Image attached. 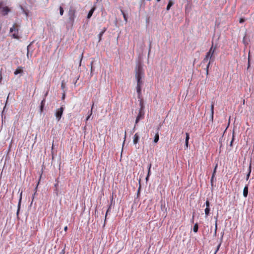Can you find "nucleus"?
<instances>
[{"mask_svg":"<svg viewBox=\"0 0 254 254\" xmlns=\"http://www.w3.org/2000/svg\"><path fill=\"white\" fill-rule=\"evenodd\" d=\"M16 24H14L12 27L10 28V33H14L12 34V37L14 38L18 39L19 38V36L18 35V29L17 28Z\"/></svg>","mask_w":254,"mask_h":254,"instance_id":"5","label":"nucleus"},{"mask_svg":"<svg viewBox=\"0 0 254 254\" xmlns=\"http://www.w3.org/2000/svg\"><path fill=\"white\" fill-rule=\"evenodd\" d=\"M94 61H92L90 63V66H91V76L93 75V72L94 71V69L93 67V64Z\"/></svg>","mask_w":254,"mask_h":254,"instance_id":"23","label":"nucleus"},{"mask_svg":"<svg viewBox=\"0 0 254 254\" xmlns=\"http://www.w3.org/2000/svg\"><path fill=\"white\" fill-rule=\"evenodd\" d=\"M210 112H211V114H210V120L211 121V122H213V116H214V104L213 103H212L211 105Z\"/></svg>","mask_w":254,"mask_h":254,"instance_id":"12","label":"nucleus"},{"mask_svg":"<svg viewBox=\"0 0 254 254\" xmlns=\"http://www.w3.org/2000/svg\"><path fill=\"white\" fill-rule=\"evenodd\" d=\"M44 108V106H42V105H40V112L41 114L43 112Z\"/></svg>","mask_w":254,"mask_h":254,"instance_id":"34","label":"nucleus"},{"mask_svg":"<svg viewBox=\"0 0 254 254\" xmlns=\"http://www.w3.org/2000/svg\"><path fill=\"white\" fill-rule=\"evenodd\" d=\"M148 178H149V177H148V175H147V176H146V177L145 178V180H146V182L148 181Z\"/></svg>","mask_w":254,"mask_h":254,"instance_id":"51","label":"nucleus"},{"mask_svg":"<svg viewBox=\"0 0 254 254\" xmlns=\"http://www.w3.org/2000/svg\"><path fill=\"white\" fill-rule=\"evenodd\" d=\"M174 4V1L172 0H169L168 5L166 7V10H169L171 7Z\"/></svg>","mask_w":254,"mask_h":254,"instance_id":"17","label":"nucleus"},{"mask_svg":"<svg viewBox=\"0 0 254 254\" xmlns=\"http://www.w3.org/2000/svg\"><path fill=\"white\" fill-rule=\"evenodd\" d=\"M245 19L243 18H241L239 20V22L241 23H242L243 22H244Z\"/></svg>","mask_w":254,"mask_h":254,"instance_id":"37","label":"nucleus"},{"mask_svg":"<svg viewBox=\"0 0 254 254\" xmlns=\"http://www.w3.org/2000/svg\"><path fill=\"white\" fill-rule=\"evenodd\" d=\"M126 132L125 131V139H126ZM125 140H124V141L123 144V146H124V145L125 144Z\"/></svg>","mask_w":254,"mask_h":254,"instance_id":"47","label":"nucleus"},{"mask_svg":"<svg viewBox=\"0 0 254 254\" xmlns=\"http://www.w3.org/2000/svg\"><path fill=\"white\" fill-rule=\"evenodd\" d=\"M151 49V42H150V44H149V51Z\"/></svg>","mask_w":254,"mask_h":254,"instance_id":"53","label":"nucleus"},{"mask_svg":"<svg viewBox=\"0 0 254 254\" xmlns=\"http://www.w3.org/2000/svg\"><path fill=\"white\" fill-rule=\"evenodd\" d=\"M161 127V125L160 124L158 126V127H157V128L156 130V132L155 135L154 137L153 141L154 143H157L159 140V131L160 130Z\"/></svg>","mask_w":254,"mask_h":254,"instance_id":"8","label":"nucleus"},{"mask_svg":"<svg viewBox=\"0 0 254 254\" xmlns=\"http://www.w3.org/2000/svg\"><path fill=\"white\" fill-rule=\"evenodd\" d=\"M59 9H60V15H63V14H64V9H63V7L61 6L60 7Z\"/></svg>","mask_w":254,"mask_h":254,"instance_id":"26","label":"nucleus"},{"mask_svg":"<svg viewBox=\"0 0 254 254\" xmlns=\"http://www.w3.org/2000/svg\"><path fill=\"white\" fill-rule=\"evenodd\" d=\"M122 12L123 14V16H124L125 20L127 22V17L126 15L124 13V12L123 11H122Z\"/></svg>","mask_w":254,"mask_h":254,"instance_id":"35","label":"nucleus"},{"mask_svg":"<svg viewBox=\"0 0 254 254\" xmlns=\"http://www.w3.org/2000/svg\"><path fill=\"white\" fill-rule=\"evenodd\" d=\"M5 108H6V107L5 106L3 108V111L2 112V115H1L2 118H3V113L5 111H6Z\"/></svg>","mask_w":254,"mask_h":254,"instance_id":"39","label":"nucleus"},{"mask_svg":"<svg viewBox=\"0 0 254 254\" xmlns=\"http://www.w3.org/2000/svg\"><path fill=\"white\" fill-rule=\"evenodd\" d=\"M186 137L185 141H189V139H190V135H189V133L187 132V133H186Z\"/></svg>","mask_w":254,"mask_h":254,"instance_id":"30","label":"nucleus"},{"mask_svg":"<svg viewBox=\"0 0 254 254\" xmlns=\"http://www.w3.org/2000/svg\"><path fill=\"white\" fill-rule=\"evenodd\" d=\"M217 218H216L215 224V230L214 233V235L216 236L217 234Z\"/></svg>","mask_w":254,"mask_h":254,"instance_id":"21","label":"nucleus"},{"mask_svg":"<svg viewBox=\"0 0 254 254\" xmlns=\"http://www.w3.org/2000/svg\"><path fill=\"white\" fill-rule=\"evenodd\" d=\"M217 164L215 165V168H214V169L213 170V172L212 173V175L213 176H215V174H216V169H217Z\"/></svg>","mask_w":254,"mask_h":254,"instance_id":"31","label":"nucleus"},{"mask_svg":"<svg viewBox=\"0 0 254 254\" xmlns=\"http://www.w3.org/2000/svg\"><path fill=\"white\" fill-rule=\"evenodd\" d=\"M48 92H47L45 93V95H44V98H46V96H47V95H48Z\"/></svg>","mask_w":254,"mask_h":254,"instance_id":"50","label":"nucleus"},{"mask_svg":"<svg viewBox=\"0 0 254 254\" xmlns=\"http://www.w3.org/2000/svg\"><path fill=\"white\" fill-rule=\"evenodd\" d=\"M144 111H139L138 114L135 120V125L138 123V122L144 118Z\"/></svg>","mask_w":254,"mask_h":254,"instance_id":"6","label":"nucleus"},{"mask_svg":"<svg viewBox=\"0 0 254 254\" xmlns=\"http://www.w3.org/2000/svg\"><path fill=\"white\" fill-rule=\"evenodd\" d=\"M106 31V28H104V29L102 31H104V33Z\"/></svg>","mask_w":254,"mask_h":254,"instance_id":"52","label":"nucleus"},{"mask_svg":"<svg viewBox=\"0 0 254 254\" xmlns=\"http://www.w3.org/2000/svg\"><path fill=\"white\" fill-rule=\"evenodd\" d=\"M248 190H249L248 185H246L244 187V190H243V196L245 197H247L248 196Z\"/></svg>","mask_w":254,"mask_h":254,"instance_id":"13","label":"nucleus"},{"mask_svg":"<svg viewBox=\"0 0 254 254\" xmlns=\"http://www.w3.org/2000/svg\"><path fill=\"white\" fill-rule=\"evenodd\" d=\"M64 230L65 231H66L67 230V226L64 227Z\"/></svg>","mask_w":254,"mask_h":254,"instance_id":"49","label":"nucleus"},{"mask_svg":"<svg viewBox=\"0 0 254 254\" xmlns=\"http://www.w3.org/2000/svg\"><path fill=\"white\" fill-rule=\"evenodd\" d=\"M206 208L205 209V217H207L210 213V202L208 199L205 202Z\"/></svg>","mask_w":254,"mask_h":254,"instance_id":"7","label":"nucleus"},{"mask_svg":"<svg viewBox=\"0 0 254 254\" xmlns=\"http://www.w3.org/2000/svg\"><path fill=\"white\" fill-rule=\"evenodd\" d=\"M82 57H83V54H82L81 55V60H80V62H81Z\"/></svg>","mask_w":254,"mask_h":254,"instance_id":"54","label":"nucleus"},{"mask_svg":"<svg viewBox=\"0 0 254 254\" xmlns=\"http://www.w3.org/2000/svg\"><path fill=\"white\" fill-rule=\"evenodd\" d=\"M23 72L22 67L21 66H19L14 72V74L15 75H17L18 74L21 73Z\"/></svg>","mask_w":254,"mask_h":254,"instance_id":"14","label":"nucleus"},{"mask_svg":"<svg viewBox=\"0 0 254 254\" xmlns=\"http://www.w3.org/2000/svg\"><path fill=\"white\" fill-rule=\"evenodd\" d=\"M3 5V2H0V9H1L2 8V6Z\"/></svg>","mask_w":254,"mask_h":254,"instance_id":"45","label":"nucleus"},{"mask_svg":"<svg viewBox=\"0 0 254 254\" xmlns=\"http://www.w3.org/2000/svg\"><path fill=\"white\" fill-rule=\"evenodd\" d=\"M10 11V9L7 6L2 8L1 13L2 15L5 16L7 15L8 13Z\"/></svg>","mask_w":254,"mask_h":254,"instance_id":"10","label":"nucleus"},{"mask_svg":"<svg viewBox=\"0 0 254 254\" xmlns=\"http://www.w3.org/2000/svg\"><path fill=\"white\" fill-rule=\"evenodd\" d=\"M216 49V46H214L212 44L209 51L206 53L205 58L201 63L202 66H204V64L208 62V60L210 62H213L214 61Z\"/></svg>","mask_w":254,"mask_h":254,"instance_id":"2","label":"nucleus"},{"mask_svg":"<svg viewBox=\"0 0 254 254\" xmlns=\"http://www.w3.org/2000/svg\"><path fill=\"white\" fill-rule=\"evenodd\" d=\"M198 230V226L197 223H195L193 226V231L194 232L196 233Z\"/></svg>","mask_w":254,"mask_h":254,"instance_id":"22","label":"nucleus"},{"mask_svg":"<svg viewBox=\"0 0 254 254\" xmlns=\"http://www.w3.org/2000/svg\"><path fill=\"white\" fill-rule=\"evenodd\" d=\"M59 186V184H58V182H57L56 184H55V187L57 188V187H58Z\"/></svg>","mask_w":254,"mask_h":254,"instance_id":"48","label":"nucleus"},{"mask_svg":"<svg viewBox=\"0 0 254 254\" xmlns=\"http://www.w3.org/2000/svg\"><path fill=\"white\" fill-rule=\"evenodd\" d=\"M64 109V107L63 106L61 107L60 108H59V109H58L56 111L55 115H56V119L58 121H59L61 120V119L62 117V115L63 114Z\"/></svg>","mask_w":254,"mask_h":254,"instance_id":"4","label":"nucleus"},{"mask_svg":"<svg viewBox=\"0 0 254 254\" xmlns=\"http://www.w3.org/2000/svg\"><path fill=\"white\" fill-rule=\"evenodd\" d=\"M235 139V133H234V131H233V135H232V140L230 142V146L232 147L233 146V141Z\"/></svg>","mask_w":254,"mask_h":254,"instance_id":"24","label":"nucleus"},{"mask_svg":"<svg viewBox=\"0 0 254 254\" xmlns=\"http://www.w3.org/2000/svg\"><path fill=\"white\" fill-rule=\"evenodd\" d=\"M75 12L76 10L73 7H70L69 8L68 13V20L69 22L71 23L72 24L73 23L74 21V18L75 17Z\"/></svg>","mask_w":254,"mask_h":254,"instance_id":"3","label":"nucleus"},{"mask_svg":"<svg viewBox=\"0 0 254 254\" xmlns=\"http://www.w3.org/2000/svg\"><path fill=\"white\" fill-rule=\"evenodd\" d=\"M55 193H56L57 195H58V189L57 188L56 189V190H55Z\"/></svg>","mask_w":254,"mask_h":254,"instance_id":"46","label":"nucleus"},{"mask_svg":"<svg viewBox=\"0 0 254 254\" xmlns=\"http://www.w3.org/2000/svg\"><path fill=\"white\" fill-rule=\"evenodd\" d=\"M96 9L95 7H93L89 11L88 15H87V18L89 19L92 15L94 11H95Z\"/></svg>","mask_w":254,"mask_h":254,"instance_id":"15","label":"nucleus"},{"mask_svg":"<svg viewBox=\"0 0 254 254\" xmlns=\"http://www.w3.org/2000/svg\"><path fill=\"white\" fill-rule=\"evenodd\" d=\"M65 92L64 91L62 97V100H64V98H65Z\"/></svg>","mask_w":254,"mask_h":254,"instance_id":"38","label":"nucleus"},{"mask_svg":"<svg viewBox=\"0 0 254 254\" xmlns=\"http://www.w3.org/2000/svg\"><path fill=\"white\" fill-rule=\"evenodd\" d=\"M65 87V83L64 82V81H63L62 82V84H61V88L63 89H64V88Z\"/></svg>","mask_w":254,"mask_h":254,"instance_id":"32","label":"nucleus"},{"mask_svg":"<svg viewBox=\"0 0 254 254\" xmlns=\"http://www.w3.org/2000/svg\"><path fill=\"white\" fill-rule=\"evenodd\" d=\"M45 102H46V99L45 98H44L42 100L41 102V105H42V106H45Z\"/></svg>","mask_w":254,"mask_h":254,"instance_id":"33","label":"nucleus"},{"mask_svg":"<svg viewBox=\"0 0 254 254\" xmlns=\"http://www.w3.org/2000/svg\"><path fill=\"white\" fill-rule=\"evenodd\" d=\"M214 177H215V176H213V175H212L211 178V184L212 186H213V181Z\"/></svg>","mask_w":254,"mask_h":254,"instance_id":"36","label":"nucleus"},{"mask_svg":"<svg viewBox=\"0 0 254 254\" xmlns=\"http://www.w3.org/2000/svg\"><path fill=\"white\" fill-rule=\"evenodd\" d=\"M5 108H6V107L5 106L3 108V111L2 112V115H1L2 118H3V113L5 111H6Z\"/></svg>","mask_w":254,"mask_h":254,"instance_id":"40","label":"nucleus"},{"mask_svg":"<svg viewBox=\"0 0 254 254\" xmlns=\"http://www.w3.org/2000/svg\"><path fill=\"white\" fill-rule=\"evenodd\" d=\"M220 244L218 246L217 248V249L215 252V254H216V253L217 252V251H218L219 249V247L220 246Z\"/></svg>","mask_w":254,"mask_h":254,"instance_id":"41","label":"nucleus"},{"mask_svg":"<svg viewBox=\"0 0 254 254\" xmlns=\"http://www.w3.org/2000/svg\"><path fill=\"white\" fill-rule=\"evenodd\" d=\"M189 141H185V146L186 148L188 147Z\"/></svg>","mask_w":254,"mask_h":254,"instance_id":"42","label":"nucleus"},{"mask_svg":"<svg viewBox=\"0 0 254 254\" xmlns=\"http://www.w3.org/2000/svg\"><path fill=\"white\" fill-rule=\"evenodd\" d=\"M160 0H157V2H159V1H160Z\"/></svg>","mask_w":254,"mask_h":254,"instance_id":"55","label":"nucleus"},{"mask_svg":"<svg viewBox=\"0 0 254 254\" xmlns=\"http://www.w3.org/2000/svg\"><path fill=\"white\" fill-rule=\"evenodd\" d=\"M65 251L64 249H63L62 250L61 252L60 253V254H64Z\"/></svg>","mask_w":254,"mask_h":254,"instance_id":"44","label":"nucleus"},{"mask_svg":"<svg viewBox=\"0 0 254 254\" xmlns=\"http://www.w3.org/2000/svg\"><path fill=\"white\" fill-rule=\"evenodd\" d=\"M38 184H39V183H38V184H37V185L36 187L35 188V190H35V192H34V193L33 194V198H32V202H33V199H34V195H35L36 194V192H37V187H38ZM32 203V202H31V203Z\"/></svg>","mask_w":254,"mask_h":254,"instance_id":"28","label":"nucleus"},{"mask_svg":"<svg viewBox=\"0 0 254 254\" xmlns=\"http://www.w3.org/2000/svg\"><path fill=\"white\" fill-rule=\"evenodd\" d=\"M212 63V62H210V61H209L208 62H207L206 63H205L204 64V66H203L204 69L206 71V75H208L209 74V67L210 64ZM202 67H203V66H202Z\"/></svg>","mask_w":254,"mask_h":254,"instance_id":"9","label":"nucleus"},{"mask_svg":"<svg viewBox=\"0 0 254 254\" xmlns=\"http://www.w3.org/2000/svg\"><path fill=\"white\" fill-rule=\"evenodd\" d=\"M30 45H31V44H29V45L27 46V58H28V59H29V58H31V56H32V53L29 52V47H30Z\"/></svg>","mask_w":254,"mask_h":254,"instance_id":"19","label":"nucleus"},{"mask_svg":"<svg viewBox=\"0 0 254 254\" xmlns=\"http://www.w3.org/2000/svg\"><path fill=\"white\" fill-rule=\"evenodd\" d=\"M140 186L139 187V188L137 190V195H138L140 193Z\"/></svg>","mask_w":254,"mask_h":254,"instance_id":"43","label":"nucleus"},{"mask_svg":"<svg viewBox=\"0 0 254 254\" xmlns=\"http://www.w3.org/2000/svg\"><path fill=\"white\" fill-rule=\"evenodd\" d=\"M135 77L137 81L136 91L138 97L141 94V87L143 83V78L144 76V72L142 64L138 63L135 68Z\"/></svg>","mask_w":254,"mask_h":254,"instance_id":"1","label":"nucleus"},{"mask_svg":"<svg viewBox=\"0 0 254 254\" xmlns=\"http://www.w3.org/2000/svg\"><path fill=\"white\" fill-rule=\"evenodd\" d=\"M251 171H252V167H251V164H250V166H249V169H248V173L247 175V176H246V180H248L249 179V177L250 176V174H251Z\"/></svg>","mask_w":254,"mask_h":254,"instance_id":"18","label":"nucleus"},{"mask_svg":"<svg viewBox=\"0 0 254 254\" xmlns=\"http://www.w3.org/2000/svg\"><path fill=\"white\" fill-rule=\"evenodd\" d=\"M151 164H150L148 166V173H147V175H148V177H149L150 176V169H151Z\"/></svg>","mask_w":254,"mask_h":254,"instance_id":"27","label":"nucleus"},{"mask_svg":"<svg viewBox=\"0 0 254 254\" xmlns=\"http://www.w3.org/2000/svg\"><path fill=\"white\" fill-rule=\"evenodd\" d=\"M139 106H140V109L139 111H144V106L143 105V102L142 100H140L139 103Z\"/></svg>","mask_w":254,"mask_h":254,"instance_id":"20","label":"nucleus"},{"mask_svg":"<svg viewBox=\"0 0 254 254\" xmlns=\"http://www.w3.org/2000/svg\"><path fill=\"white\" fill-rule=\"evenodd\" d=\"M139 140V136L138 133H136L133 136V142L134 144H136Z\"/></svg>","mask_w":254,"mask_h":254,"instance_id":"11","label":"nucleus"},{"mask_svg":"<svg viewBox=\"0 0 254 254\" xmlns=\"http://www.w3.org/2000/svg\"><path fill=\"white\" fill-rule=\"evenodd\" d=\"M94 103H93L92 105V106H91V110L88 112L89 113V115L87 117V118L86 119V122H87L90 119L91 116L92 114V111H93V107H94Z\"/></svg>","mask_w":254,"mask_h":254,"instance_id":"16","label":"nucleus"},{"mask_svg":"<svg viewBox=\"0 0 254 254\" xmlns=\"http://www.w3.org/2000/svg\"><path fill=\"white\" fill-rule=\"evenodd\" d=\"M104 34V31H101L99 34H98V38H99V42H100L102 39V37L103 35Z\"/></svg>","mask_w":254,"mask_h":254,"instance_id":"25","label":"nucleus"},{"mask_svg":"<svg viewBox=\"0 0 254 254\" xmlns=\"http://www.w3.org/2000/svg\"><path fill=\"white\" fill-rule=\"evenodd\" d=\"M21 200V196L20 197L19 201V203H18V210H17V215H18V214L19 213V210L20 207Z\"/></svg>","mask_w":254,"mask_h":254,"instance_id":"29","label":"nucleus"}]
</instances>
